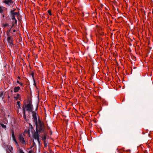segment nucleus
I'll list each match as a JSON object with an SVG mask.
<instances>
[{
    "instance_id": "9b49d317",
    "label": "nucleus",
    "mask_w": 153,
    "mask_h": 153,
    "mask_svg": "<svg viewBox=\"0 0 153 153\" xmlns=\"http://www.w3.org/2000/svg\"><path fill=\"white\" fill-rule=\"evenodd\" d=\"M20 89V88L19 86H17L15 87L14 88V92L15 93L18 91Z\"/></svg>"
},
{
    "instance_id": "58836bf2",
    "label": "nucleus",
    "mask_w": 153,
    "mask_h": 153,
    "mask_svg": "<svg viewBox=\"0 0 153 153\" xmlns=\"http://www.w3.org/2000/svg\"><path fill=\"white\" fill-rule=\"evenodd\" d=\"M8 98H10V96H8Z\"/></svg>"
},
{
    "instance_id": "a211bd4d",
    "label": "nucleus",
    "mask_w": 153,
    "mask_h": 153,
    "mask_svg": "<svg viewBox=\"0 0 153 153\" xmlns=\"http://www.w3.org/2000/svg\"><path fill=\"white\" fill-rule=\"evenodd\" d=\"M46 139V136H44V137L42 138V140L44 141H45Z\"/></svg>"
},
{
    "instance_id": "2f4dec72",
    "label": "nucleus",
    "mask_w": 153,
    "mask_h": 153,
    "mask_svg": "<svg viewBox=\"0 0 153 153\" xmlns=\"http://www.w3.org/2000/svg\"><path fill=\"white\" fill-rule=\"evenodd\" d=\"M28 153H32V151H29Z\"/></svg>"
},
{
    "instance_id": "20e7f679",
    "label": "nucleus",
    "mask_w": 153,
    "mask_h": 153,
    "mask_svg": "<svg viewBox=\"0 0 153 153\" xmlns=\"http://www.w3.org/2000/svg\"><path fill=\"white\" fill-rule=\"evenodd\" d=\"M38 132H39V131H36V132H35L33 135V137L35 140H36L39 138Z\"/></svg>"
},
{
    "instance_id": "f3484780",
    "label": "nucleus",
    "mask_w": 153,
    "mask_h": 153,
    "mask_svg": "<svg viewBox=\"0 0 153 153\" xmlns=\"http://www.w3.org/2000/svg\"><path fill=\"white\" fill-rule=\"evenodd\" d=\"M19 151L20 153H25L23 150L21 149H19Z\"/></svg>"
},
{
    "instance_id": "39448f33",
    "label": "nucleus",
    "mask_w": 153,
    "mask_h": 153,
    "mask_svg": "<svg viewBox=\"0 0 153 153\" xmlns=\"http://www.w3.org/2000/svg\"><path fill=\"white\" fill-rule=\"evenodd\" d=\"M32 100H30V99L29 98L27 101V104H25V105L27 106L31 107H33V105H32Z\"/></svg>"
},
{
    "instance_id": "4c0bfd02",
    "label": "nucleus",
    "mask_w": 153,
    "mask_h": 153,
    "mask_svg": "<svg viewBox=\"0 0 153 153\" xmlns=\"http://www.w3.org/2000/svg\"><path fill=\"white\" fill-rule=\"evenodd\" d=\"M18 79H20V77H19V76H18Z\"/></svg>"
},
{
    "instance_id": "412c9836",
    "label": "nucleus",
    "mask_w": 153,
    "mask_h": 153,
    "mask_svg": "<svg viewBox=\"0 0 153 153\" xmlns=\"http://www.w3.org/2000/svg\"><path fill=\"white\" fill-rule=\"evenodd\" d=\"M48 12L49 14V15H50V16H51L52 15V13H51V10H48Z\"/></svg>"
},
{
    "instance_id": "dca6fc26",
    "label": "nucleus",
    "mask_w": 153,
    "mask_h": 153,
    "mask_svg": "<svg viewBox=\"0 0 153 153\" xmlns=\"http://www.w3.org/2000/svg\"><path fill=\"white\" fill-rule=\"evenodd\" d=\"M1 125L2 128H5L6 127V126L3 124H1Z\"/></svg>"
},
{
    "instance_id": "2eb2a0df",
    "label": "nucleus",
    "mask_w": 153,
    "mask_h": 153,
    "mask_svg": "<svg viewBox=\"0 0 153 153\" xmlns=\"http://www.w3.org/2000/svg\"><path fill=\"white\" fill-rule=\"evenodd\" d=\"M3 93L2 92H1V93L0 94V98H2L3 99Z\"/></svg>"
},
{
    "instance_id": "c85d7f7f",
    "label": "nucleus",
    "mask_w": 153,
    "mask_h": 153,
    "mask_svg": "<svg viewBox=\"0 0 153 153\" xmlns=\"http://www.w3.org/2000/svg\"><path fill=\"white\" fill-rule=\"evenodd\" d=\"M14 25V24H13L12 25V26L10 28V29H11L13 27Z\"/></svg>"
},
{
    "instance_id": "72a5a7b5",
    "label": "nucleus",
    "mask_w": 153,
    "mask_h": 153,
    "mask_svg": "<svg viewBox=\"0 0 153 153\" xmlns=\"http://www.w3.org/2000/svg\"><path fill=\"white\" fill-rule=\"evenodd\" d=\"M17 83H19H19H20V82H19V81H18V80H17Z\"/></svg>"
},
{
    "instance_id": "473e14b6",
    "label": "nucleus",
    "mask_w": 153,
    "mask_h": 153,
    "mask_svg": "<svg viewBox=\"0 0 153 153\" xmlns=\"http://www.w3.org/2000/svg\"><path fill=\"white\" fill-rule=\"evenodd\" d=\"M10 30H11V29H10L9 30H8V31H7V33H9Z\"/></svg>"
},
{
    "instance_id": "a878e982",
    "label": "nucleus",
    "mask_w": 153,
    "mask_h": 153,
    "mask_svg": "<svg viewBox=\"0 0 153 153\" xmlns=\"http://www.w3.org/2000/svg\"><path fill=\"white\" fill-rule=\"evenodd\" d=\"M31 74V75L32 76L33 78L34 79V73L32 72Z\"/></svg>"
},
{
    "instance_id": "1a4fd4ad",
    "label": "nucleus",
    "mask_w": 153,
    "mask_h": 153,
    "mask_svg": "<svg viewBox=\"0 0 153 153\" xmlns=\"http://www.w3.org/2000/svg\"><path fill=\"white\" fill-rule=\"evenodd\" d=\"M11 15H13L14 16H17V17H18L19 15V13L18 12H13V11L12 12V13H10Z\"/></svg>"
},
{
    "instance_id": "9d476101",
    "label": "nucleus",
    "mask_w": 153,
    "mask_h": 153,
    "mask_svg": "<svg viewBox=\"0 0 153 153\" xmlns=\"http://www.w3.org/2000/svg\"><path fill=\"white\" fill-rule=\"evenodd\" d=\"M4 3L6 4H8L10 3H12L13 2L11 0H8L4 1Z\"/></svg>"
},
{
    "instance_id": "ddd939ff",
    "label": "nucleus",
    "mask_w": 153,
    "mask_h": 153,
    "mask_svg": "<svg viewBox=\"0 0 153 153\" xmlns=\"http://www.w3.org/2000/svg\"><path fill=\"white\" fill-rule=\"evenodd\" d=\"M12 136L13 140L15 142V141H16V139L15 137L14 132L13 131H12Z\"/></svg>"
},
{
    "instance_id": "a19ab883",
    "label": "nucleus",
    "mask_w": 153,
    "mask_h": 153,
    "mask_svg": "<svg viewBox=\"0 0 153 153\" xmlns=\"http://www.w3.org/2000/svg\"><path fill=\"white\" fill-rule=\"evenodd\" d=\"M44 153H46V152H45Z\"/></svg>"
},
{
    "instance_id": "c756f323",
    "label": "nucleus",
    "mask_w": 153,
    "mask_h": 153,
    "mask_svg": "<svg viewBox=\"0 0 153 153\" xmlns=\"http://www.w3.org/2000/svg\"><path fill=\"white\" fill-rule=\"evenodd\" d=\"M33 145H36V143H35V142L34 141V140H33Z\"/></svg>"
},
{
    "instance_id": "bb28decb",
    "label": "nucleus",
    "mask_w": 153,
    "mask_h": 153,
    "mask_svg": "<svg viewBox=\"0 0 153 153\" xmlns=\"http://www.w3.org/2000/svg\"><path fill=\"white\" fill-rule=\"evenodd\" d=\"M16 10V9H14L13 10H11L10 11V13H12V11H13V12H15L14 11H15Z\"/></svg>"
},
{
    "instance_id": "7ed1b4c3",
    "label": "nucleus",
    "mask_w": 153,
    "mask_h": 153,
    "mask_svg": "<svg viewBox=\"0 0 153 153\" xmlns=\"http://www.w3.org/2000/svg\"><path fill=\"white\" fill-rule=\"evenodd\" d=\"M26 111H27L29 113L30 112H31L32 114L33 112H36L35 111H33V107L27 106L24 105L22 107V110L23 111V109Z\"/></svg>"
},
{
    "instance_id": "f257e3e1",
    "label": "nucleus",
    "mask_w": 153,
    "mask_h": 153,
    "mask_svg": "<svg viewBox=\"0 0 153 153\" xmlns=\"http://www.w3.org/2000/svg\"><path fill=\"white\" fill-rule=\"evenodd\" d=\"M36 131L39 132H43L45 133V126L44 123L41 120L39 117H38V123L37 125H35Z\"/></svg>"
},
{
    "instance_id": "5701e85b",
    "label": "nucleus",
    "mask_w": 153,
    "mask_h": 153,
    "mask_svg": "<svg viewBox=\"0 0 153 153\" xmlns=\"http://www.w3.org/2000/svg\"><path fill=\"white\" fill-rule=\"evenodd\" d=\"M9 26V25L7 23H6L4 25V27H6Z\"/></svg>"
},
{
    "instance_id": "f8f14e48",
    "label": "nucleus",
    "mask_w": 153,
    "mask_h": 153,
    "mask_svg": "<svg viewBox=\"0 0 153 153\" xmlns=\"http://www.w3.org/2000/svg\"><path fill=\"white\" fill-rule=\"evenodd\" d=\"M10 16L11 17V19L12 20H15V23H16L17 21L16 19L15 16L13 15H11L10 14Z\"/></svg>"
},
{
    "instance_id": "aec40b11",
    "label": "nucleus",
    "mask_w": 153,
    "mask_h": 153,
    "mask_svg": "<svg viewBox=\"0 0 153 153\" xmlns=\"http://www.w3.org/2000/svg\"><path fill=\"white\" fill-rule=\"evenodd\" d=\"M36 140H37V141H38V143H39V146H40V144H41V143H40V140H39V138H38V139H36Z\"/></svg>"
},
{
    "instance_id": "b1692460",
    "label": "nucleus",
    "mask_w": 153,
    "mask_h": 153,
    "mask_svg": "<svg viewBox=\"0 0 153 153\" xmlns=\"http://www.w3.org/2000/svg\"><path fill=\"white\" fill-rule=\"evenodd\" d=\"M38 104H37L36 105V109H35V111H36L37 110H38Z\"/></svg>"
},
{
    "instance_id": "cd10ccee",
    "label": "nucleus",
    "mask_w": 153,
    "mask_h": 153,
    "mask_svg": "<svg viewBox=\"0 0 153 153\" xmlns=\"http://www.w3.org/2000/svg\"><path fill=\"white\" fill-rule=\"evenodd\" d=\"M33 85H35L36 87V83L35 82V81L34 79V83H33Z\"/></svg>"
},
{
    "instance_id": "f03ea898",
    "label": "nucleus",
    "mask_w": 153,
    "mask_h": 153,
    "mask_svg": "<svg viewBox=\"0 0 153 153\" xmlns=\"http://www.w3.org/2000/svg\"><path fill=\"white\" fill-rule=\"evenodd\" d=\"M37 113L36 112H32V116L33 122L35 123V125H37V123H38V118H37Z\"/></svg>"
},
{
    "instance_id": "423d86ee",
    "label": "nucleus",
    "mask_w": 153,
    "mask_h": 153,
    "mask_svg": "<svg viewBox=\"0 0 153 153\" xmlns=\"http://www.w3.org/2000/svg\"><path fill=\"white\" fill-rule=\"evenodd\" d=\"M19 139L21 142H22L23 144L25 143V140L24 138L21 135L19 136Z\"/></svg>"
},
{
    "instance_id": "6ab92c4d",
    "label": "nucleus",
    "mask_w": 153,
    "mask_h": 153,
    "mask_svg": "<svg viewBox=\"0 0 153 153\" xmlns=\"http://www.w3.org/2000/svg\"><path fill=\"white\" fill-rule=\"evenodd\" d=\"M3 12V10L2 9L1 7H0V13H2Z\"/></svg>"
},
{
    "instance_id": "0eeeda50",
    "label": "nucleus",
    "mask_w": 153,
    "mask_h": 153,
    "mask_svg": "<svg viewBox=\"0 0 153 153\" xmlns=\"http://www.w3.org/2000/svg\"><path fill=\"white\" fill-rule=\"evenodd\" d=\"M23 117L24 119L27 121L28 122L29 120V119L28 118H27L26 116V111H25L24 110V109H23Z\"/></svg>"
},
{
    "instance_id": "4468645a",
    "label": "nucleus",
    "mask_w": 153,
    "mask_h": 153,
    "mask_svg": "<svg viewBox=\"0 0 153 153\" xmlns=\"http://www.w3.org/2000/svg\"><path fill=\"white\" fill-rule=\"evenodd\" d=\"M17 105H18L17 106V108L18 109L21 108V103L19 101H17Z\"/></svg>"
},
{
    "instance_id": "6e6552de",
    "label": "nucleus",
    "mask_w": 153,
    "mask_h": 153,
    "mask_svg": "<svg viewBox=\"0 0 153 153\" xmlns=\"http://www.w3.org/2000/svg\"><path fill=\"white\" fill-rule=\"evenodd\" d=\"M11 36L8 37L7 38V40L9 43L10 44H12V45H13V44L12 42L13 40L11 39Z\"/></svg>"
},
{
    "instance_id": "7c9ffc66",
    "label": "nucleus",
    "mask_w": 153,
    "mask_h": 153,
    "mask_svg": "<svg viewBox=\"0 0 153 153\" xmlns=\"http://www.w3.org/2000/svg\"><path fill=\"white\" fill-rule=\"evenodd\" d=\"M15 142L16 143V145H18V143H17V141H16H16H15Z\"/></svg>"
},
{
    "instance_id": "c9c22d12",
    "label": "nucleus",
    "mask_w": 153,
    "mask_h": 153,
    "mask_svg": "<svg viewBox=\"0 0 153 153\" xmlns=\"http://www.w3.org/2000/svg\"><path fill=\"white\" fill-rule=\"evenodd\" d=\"M45 133H44L45 134L44 135V136H46H46H47V134H45Z\"/></svg>"
},
{
    "instance_id": "393cba45",
    "label": "nucleus",
    "mask_w": 153,
    "mask_h": 153,
    "mask_svg": "<svg viewBox=\"0 0 153 153\" xmlns=\"http://www.w3.org/2000/svg\"><path fill=\"white\" fill-rule=\"evenodd\" d=\"M17 97H14V98H15V99L17 98L18 97H19V96H20V94H17Z\"/></svg>"
},
{
    "instance_id": "4be33fe9",
    "label": "nucleus",
    "mask_w": 153,
    "mask_h": 153,
    "mask_svg": "<svg viewBox=\"0 0 153 153\" xmlns=\"http://www.w3.org/2000/svg\"><path fill=\"white\" fill-rule=\"evenodd\" d=\"M44 146L45 147H46L47 146V144L45 141H44Z\"/></svg>"
},
{
    "instance_id": "e433bc0d",
    "label": "nucleus",
    "mask_w": 153,
    "mask_h": 153,
    "mask_svg": "<svg viewBox=\"0 0 153 153\" xmlns=\"http://www.w3.org/2000/svg\"><path fill=\"white\" fill-rule=\"evenodd\" d=\"M16 30H14L13 31V32H16Z\"/></svg>"
},
{
    "instance_id": "f704fd0d",
    "label": "nucleus",
    "mask_w": 153,
    "mask_h": 153,
    "mask_svg": "<svg viewBox=\"0 0 153 153\" xmlns=\"http://www.w3.org/2000/svg\"><path fill=\"white\" fill-rule=\"evenodd\" d=\"M19 84L21 85H23V84L22 83H20Z\"/></svg>"
},
{
    "instance_id": "ea45409f",
    "label": "nucleus",
    "mask_w": 153,
    "mask_h": 153,
    "mask_svg": "<svg viewBox=\"0 0 153 153\" xmlns=\"http://www.w3.org/2000/svg\"><path fill=\"white\" fill-rule=\"evenodd\" d=\"M30 125H31V127H32V125L31 124H30Z\"/></svg>"
}]
</instances>
